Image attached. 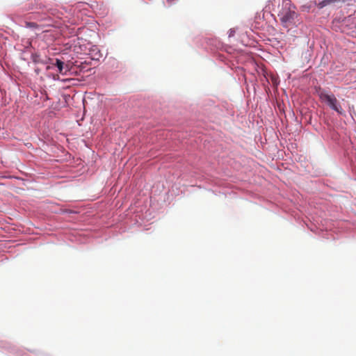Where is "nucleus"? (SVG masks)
I'll return each instance as SVG.
<instances>
[{"label":"nucleus","mask_w":356,"mask_h":356,"mask_svg":"<svg viewBox=\"0 0 356 356\" xmlns=\"http://www.w3.org/2000/svg\"><path fill=\"white\" fill-rule=\"evenodd\" d=\"M47 70H49V69H50V67H49V66H47Z\"/></svg>","instance_id":"39448f33"},{"label":"nucleus","mask_w":356,"mask_h":356,"mask_svg":"<svg viewBox=\"0 0 356 356\" xmlns=\"http://www.w3.org/2000/svg\"><path fill=\"white\" fill-rule=\"evenodd\" d=\"M319 97L322 101L326 102L332 109L334 110L339 113H342V108L334 95H328L324 92H322L319 94Z\"/></svg>","instance_id":"f257e3e1"},{"label":"nucleus","mask_w":356,"mask_h":356,"mask_svg":"<svg viewBox=\"0 0 356 356\" xmlns=\"http://www.w3.org/2000/svg\"><path fill=\"white\" fill-rule=\"evenodd\" d=\"M58 69V72L60 74H65L68 71V67H65L64 63L58 58L56 59V63L54 64Z\"/></svg>","instance_id":"20e7f679"},{"label":"nucleus","mask_w":356,"mask_h":356,"mask_svg":"<svg viewBox=\"0 0 356 356\" xmlns=\"http://www.w3.org/2000/svg\"><path fill=\"white\" fill-rule=\"evenodd\" d=\"M347 0H323L318 3V7L322 8L330 4H336L339 3H344Z\"/></svg>","instance_id":"7ed1b4c3"},{"label":"nucleus","mask_w":356,"mask_h":356,"mask_svg":"<svg viewBox=\"0 0 356 356\" xmlns=\"http://www.w3.org/2000/svg\"><path fill=\"white\" fill-rule=\"evenodd\" d=\"M296 14L293 11H286L280 18L281 22L284 26L288 27L289 24H292Z\"/></svg>","instance_id":"f03ea898"}]
</instances>
